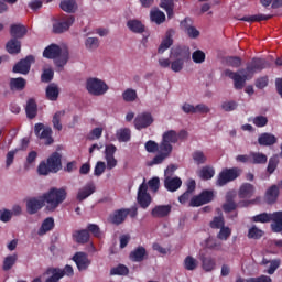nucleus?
<instances>
[{"instance_id": "f257e3e1", "label": "nucleus", "mask_w": 282, "mask_h": 282, "mask_svg": "<svg viewBox=\"0 0 282 282\" xmlns=\"http://www.w3.org/2000/svg\"><path fill=\"white\" fill-rule=\"evenodd\" d=\"M268 61L264 58L253 57L251 62L247 63L246 68H241L238 72L226 69L224 72L227 78L234 80L235 89H242L246 86V80H250L257 72H263L268 67Z\"/></svg>"}, {"instance_id": "f03ea898", "label": "nucleus", "mask_w": 282, "mask_h": 282, "mask_svg": "<svg viewBox=\"0 0 282 282\" xmlns=\"http://www.w3.org/2000/svg\"><path fill=\"white\" fill-rule=\"evenodd\" d=\"M41 199L46 204V210H48V213H54V210L67 199V191L63 187H52L48 192L42 195Z\"/></svg>"}, {"instance_id": "7ed1b4c3", "label": "nucleus", "mask_w": 282, "mask_h": 282, "mask_svg": "<svg viewBox=\"0 0 282 282\" xmlns=\"http://www.w3.org/2000/svg\"><path fill=\"white\" fill-rule=\"evenodd\" d=\"M63 169V156L58 152H53L45 161L37 166L39 175H50V173H58Z\"/></svg>"}, {"instance_id": "20e7f679", "label": "nucleus", "mask_w": 282, "mask_h": 282, "mask_svg": "<svg viewBox=\"0 0 282 282\" xmlns=\"http://www.w3.org/2000/svg\"><path fill=\"white\" fill-rule=\"evenodd\" d=\"M144 147L148 153H156V155L149 162V166L163 164L165 160H169V156H164V152L162 151V142L158 143L153 140H149L145 142Z\"/></svg>"}, {"instance_id": "39448f33", "label": "nucleus", "mask_w": 282, "mask_h": 282, "mask_svg": "<svg viewBox=\"0 0 282 282\" xmlns=\"http://www.w3.org/2000/svg\"><path fill=\"white\" fill-rule=\"evenodd\" d=\"M86 89L91 96H105L109 91V86L105 80L90 77L86 80Z\"/></svg>"}, {"instance_id": "423d86ee", "label": "nucleus", "mask_w": 282, "mask_h": 282, "mask_svg": "<svg viewBox=\"0 0 282 282\" xmlns=\"http://www.w3.org/2000/svg\"><path fill=\"white\" fill-rule=\"evenodd\" d=\"M173 144H177V131L167 130L162 134L161 140V151H163V156L167 158L173 153Z\"/></svg>"}, {"instance_id": "0eeeda50", "label": "nucleus", "mask_w": 282, "mask_h": 282, "mask_svg": "<svg viewBox=\"0 0 282 282\" xmlns=\"http://www.w3.org/2000/svg\"><path fill=\"white\" fill-rule=\"evenodd\" d=\"M241 175V169L239 167H225L218 174V178L216 181L217 186H226L229 182H235L237 177Z\"/></svg>"}, {"instance_id": "6e6552de", "label": "nucleus", "mask_w": 282, "mask_h": 282, "mask_svg": "<svg viewBox=\"0 0 282 282\" xmlns=\"http://www.w3.org/2000/svg\"><path fill=\"white\" fill-rule=\"evenodd\" d=\"M149 185L147 184V180H143V183L139 186L138 195H137V202L141 208L147 210L149 206H151V202H153V198H151V194H149Z\"/></svg>"}, {"instance_id": "1a4fd4ad", "label": "nucleus", "mask_w": 282, "mask_h": 282, "mask_svg": "<svg viewBox=\"0 0 282 282\" xmlns=\"http://www.w3.org/2000/svg\"><path fill=\"white\" fill-rule=\"evenodd\" d=\"M34 133L39 140H44V144L50 147V144H54V138L52 137V128L45 127L43 123H35Z\"/></svg>"}, {"instance_id": "9d476101", "label": "nucleus", "mask_w": 282, "mask_h": 282, "mask_svg": "<svg viewBox=\"0 0 282 282\" xmlns=\"http://www.w3.org/2000/svg\"><path fill=\"white\" fill-rule=\"evenodd\" d=\"M213 199H215V193L213 191L204 189L202 193L191 198L189 206L192 208H199V206L210 204Z\"/></svg>"}, {"instance_id": "9b49d317", "label": "nucleus", "mask_w": 282, "mask_h": 282, "mask_svg": "<svg viewBox=\"0 0 282 282\" xmlns=\"http://www.w3.org/2000/svg\"><path fill=\"white\" fill-rule=\"evenodd\" d=\"M32 63H35L33 55H28L25 58L20 59L13 66V74H22L24 76L30 74V69H32Z\"/></svg>"}, {"instance_id": "f8f14e48", "label": "nucleus", "mask_w": 282, "mask_h": 282, "mask_svg": "<svg viewBox=\"0 0 282 282\" xmlns=\"http://www.w3.org/2000/svg\"><path fill=\"white\" fill-rule=\"evenodd\" d=\"M153 122V115L151 112H142L139 113L134 119V127L138 131H142V129H147L151 127Z\"/></svg>"}, {"instance_id": "ddd939ff", "label": "nucleus", "mask_w": 282, "mask_h": 282, "mask_svg": "<svg viewBox=\"0 0 282 282\" xmlns=\"http://www.w3.org/2000/svg\"><path fill=\"white\" fill-rule=\"evenodd\" d=\"M73 261L76 263L77 269L79 272L87 270L89 265H91V261L89 260V256L86 252L78 251L73 256Z\"/></svg>"}, {"instance_id": "4468645a", "label": "nucleus", "mask_w": 282, "mask_h": 282, "mask_svg": "<svg viewBox=\"0 0 282 282\" xmlns=\"http://www.w3.org/2000/svg\"><path fill=\"white\" fill-rule=\"evenodd\" d=\"M127 217H129V212L127 210V208H121L110 214L108 217V221L113 226H120L124 224V221H127Z\"/></svg>"}, {"instance_id": "2eb2a0df", "label": "nucleus", "mask_w": 282, "mask_h": 282, "mask_svg": "<svg viewBox=\"0 0 282 282\" xmlns=\"http://www.w3.org/2000/svg\"><path fill=\"white\" fill-rule=\"evenodd\" d=\"M173 210V206L171 204L167 205H156L152 208L151 215L154 219H164L171 215Z\"/></svg>"}, {"instance_id": "dca6fc26", "label": "nucleus", "mask_w": 282, "mask_h": 282, "mask_svg": "<svg viewBox=\"0 0 282 282\" xmlns=\"http://www.w3.org/2000/svg\"><path fill=\"white\" fill-rule=\"evenodd\" d=\"M45 206V200L39 199L36 197H30L26 199V213L29 215H36L41 208Z\"/></svg>"}, {"instance_id": "f3484780", "label": "nucleus", "mask_w": 282, "mask_h": 282, "mask_svg": "<svg viewBox=\"0 0 282 282\" xmlns=\"http://www.w3.org/2000/svg\"><path fill=\"white\" fill-rule=\"evenodd\" d=\"M149 253L147 252V248L143 246H139L134 248L130 253H129V259L133 263H142L145 259H148Z\"/></svg>"}, {"instance_id": "a211bd4d", "label": "nucleus", "mask_w": 282, "mask_h": 282, "mask_svg": "<svg viewBox=\"0 0 282 282\" xmlns=\"http://www.w3.org/2000/svg\"><path fill=\"white\" fill-rule=\"evenodd\" d=\"M74 21H76V18L74 15H69L66 20L54 23L53 24L54 34H63V32H67L70 25H74Z\"/></svg>"}, {"instance_id": "6ab92c4d", "label": "nucleus", "mask_w": 282, "mask_h": 282, "mask_svg": "<svg viewBox=\"0 0 282 282\" xmlns=\"http://www.w3.org/2000/svg\"><path fill=\"white\" fill-rule=\"evenodd\" d=\"M278 142H279V139L276 138V135L270 132L261 133L258 137V144L260 147H274V144H276Z\"/></svg>"}, {"instance_id": "aec40b11", "label": "nucleus", "mask_w": 282, "mask_h": 282, "mask_svg": "<svg viewBox=\"0 0 282 282\" xmlns=\"http://www.w3.org/2000/svg\"><path fill=\"white\" fill-rule=\"evenodd\" d=\"M94 193H96V185L94 183H88L78 191L76 199L77 202H85V199L91 197Z\"/></svg>"}, {"instance_id": "412c9836", "label": "nucleus", "mask_w": 282, "mask_h": 282, "mask_svg": "<svg viewBox=\"0 0 282 282\" xmlns=\"http://www.w3.org/2000/svg\"><path fill=\"white\" fill-rule=\"evenodd\" d=\"M164 186L170 193H175V191H180V188H182V178L177 176H166L164 180Z\"/></svg>"}, {"instance_id": "4be33fe9", "label": "nucleus", "mask_w": 282, "mask_h": 282, "mask_svg": "<svg viewBox=\"0 0 282 282\" xmlns=\"http://www.w3.org/2000/svg\"><path fill=\"white\" fill-rule=\"evenodd\" d=\"M61 54H63V50L58 44H51L43 51L44 58H48L51 61L58 58Z\"/></svg>"}, {"instance_id": "5701e85b", "label": "nucleus", "mask_w": 282, "mask_h": 282, "mask_svg": "<svg viewBox=\"0 0 282 282\" xmlns=\"http://www.w3.org/2000/svg\"><path fill=\"white\" fill-rule=\"evenodd\" d=\"M174 58H177L178 61H183V63H187V61H191V48L186 46H177L172 52Z\"/></svg>"}, {"instance_id": "b1692460", "label": "nucleus", "mask_w": 282, "mask_h": 282, "mask_svg": "<svg viewBox=\"0 0 282 282\" xmlns=\"http://www.w3.org/2000/svg\"><path fill=\"white\" fill-rule=\"evenodd\" d=\"M189 23H192L191 18H185L181 22V28L186 32L189 39H197V36H199V31L195 26H192Z\"/></svg>"}, {"instance_id": "393cba45", "label": "nucleus", "mask_w": 282, "mask_h": 282, "mask_svg": "<svg viewBox=\"0 0 282 282\" xmlns=\"http://www.w3.org/2000/svg\"><path fill=\"white\" fill-rule=\"evenodd\" d=\"M25 113L29 120H34V118H36V116L39 115V105L33 98L26 101Z\"/></svg>"}, {"instance_id": "a878e982", "label": "nucleus", "mask_w": 282, "mask_h": 282, "mask_svg": "<svg viewBox=\"0 0 282 282\" xmlns=\"http://www.w3.org/2000/svg\"><path fill=\"white\" fill-rule=\"evenodd\" d=\"M271 230L272 232H282V212H274L271 214Z\"/></svg>"}, {"instance_id": "bb28decb", "label": "nucleus", "mask_w": 282, "mask_h": 282, "mask_svg": "<svg viewBox=\"0 0 282 282\" xmlns=\"http://www.w3.org/2000/svg\"><path fill=\"white\" fill-rule=\"evenodd\" d=\"M10 34L12 39L19 41V39H23L28 34V29L23 24H12L10 26Z\"/></svg>"}, {"instance_id": "cd10ccee", "label": "nucleus", "mask_w": 282, "mask_h": 282, "mask_svg": "<svg viewBox=\"0 0 282 282\" xmlns=\"http://www.w3.org/2000/svg\"><path fill=\"white\" fill-rule=\"evenodd\" d=\"M240 199H250L254 195V185L250 183H243L238 192Z\"/></svg>"}, {"instance_id": "c85d7f7f", "label": "nucleus", "mask_w": 282, "mask_h": 282, "mask_svg": "<svg viewBox=\"0 0 282 282\" xmlns=\"http://www.w3.org/2000/svg\"><path fill=\"white\" fill-rule=\"evenodd\" d=\"M127 28H129V31L134 34H144V30H147L140 20H129L127 22Z\"/></svg>"}, {"instance_id": "c756f323", "label": "nucleus", "mask_w": 282, "mask_h": 282, "mask_svg": "<svg viewBox=\"0 0 282 282\" xmlns=\"http://www.w3.org/2000/svg\"><path fill=\"white\" fill-rule=\"evenodd\" d=\"M59 95H61V89H58V85L53 83L46 87L47 100H51L52 102H56V100H58Z\"/></svg>"}, {"instance_id": "7c9ffc66", "label": "nucleus", "mask_w": 282, "mask_h": 282, "mask_svg": "<svg viewBox=\"0 0 282 282\" xmlns=\"http://www.w3.org/2000/svg\"><path fill=\"white\" fill-rule=\"evenodd\" d=\"M171 45H173V34L172 31L170 30L165 33V37L162 40L158 48V54H164V52H166V50H169Z\"/></svg>"}, {"instance_id": "2f4dec72", "label": "nucleus", "mask_w": 282, "mask_h": 282, "mask_svg": "<svg viewBox=\"0 0 282 282\" xmlns=\"http://www.w3.org/2000/svg\"><path fill=\"white\" fill-rule=\"evenodd\" d=\"M9 85L11 91H23L25 85H28V80L23 77L11 78Z\"/></svg>"}, {"instance_id": "473e14b6", "label": "nucleus", "mask_w": 282, "mask_h": 282, "mask_svg": "<svg viewBox=\"0 0 282 282\" xmlns=\"http://www.w3.org/2000/svg\"><path fill=\"white\" fill-rule=\"evenodd\" d=\"M59 8L61 10H63V12L74 14V12L78 10V3H76V0H62L59 3Z\"/></svg>"}, {"instance_id": "72a5a7b5", "label": "nucleus", "mask_w": 282, "mask_h": 282, "mask_svg": "<svg viewBox=\"0 0 282 282\" xmlns=\"http://www.w3.org/2000/svg\"><path fill=\"white\" fill-rule=\"evenodd\" d=\"M223 210L225 213L237 210V203H235V194H232V192L226 194V203L223 205Z\"/></svg>"}, {"instance_id": "f704fd0d", "label": "nucleus", "mask_w": 282, "mask_h": 282, "mask_svg": "<svg viewBox=\"0 0 282 282\" xmlns=\"http://www.w3.org/2000/svg\"><path fill=\"white\" fill-rule=\"evenodd\" d=\"M89 237V231L87 229L76 230L73 232V239L76 243H88Z\"/></svg>"}, {"instance_id": "c9c22d12", "label": "nucleus", "mask_w": 282, "mask_h": 282, "mask_svg": "<svg viewBox=\"0 0 282 282\" xmlns=\"http://www.w3.org/2000/svg\"><path fill=\"white\" fill-rule=\"evenodd\" d=\"M6 50L8 54H21V41L12 37L7 42Z\"/></svg>"}, {"instance_id": "e433bc0d", "label": "nucleus", "mask_w": 282, "mask_h": 282, "mask_svg": "<svg viewBox=\"0 0 282 282\" xmlns=\"http://www.w3.org/2000/svg\"><path fill=\"white\" fill-rule=\"evenodd\" d=\"M200 261L202 268L205 272H213L217 265V262L213 257L200 256Z\"/></svg>"}, {"instance_id": "4c0bfd02", "label": "nucleus", "mask_w": 282, "mask_h": 282, "mask_svg": "<svg viewBox=\"0 0 282 282\" xmlns=\"http://www.w3.org/2000/svg\"><path fill=\"white\" fill-rule=\"evenodd\" d=\"M150 19L152 23H156V25H162L164 21H166V14L162 12L160 9H154L150 11Z\"/></svg>"}, {"instance_id": "58836bf2", "label": "nucleus", "mask_w": 282, "mask_h": 282, "mask_svg": "<svg viewBox=\"0 0 282 282\" xmlns=\"http://www.w3.org/2000/svg\"><path fill=\"white\" fill-rule=\"evenodd\" d=\"M279 186L272 185L267 189L265 198L268 204H274L279 199Z\"/></svg>"}, {"instance_id": "ea45409f", "label": "nucleus", "mask_w": 282, "mask_h": 282, "mask_svg": "<svg viewBox=\"0 0 282 282\" xmlns=\"http://www.w3.org/2000/svg\"><path fill=\"white\" fill-rule=\"evenodd\" d=\"M250 164H268V155L261 152H251Z\"/></svg>"}, {"instance_id": "a19ab883", "label": "nucleus", "mask_w": 282, "mask_h": 282, "mask_svg": "<svg viewBox=\"0 0 282 282\" xmlns=\"http://www.w3.org/2000/svg\"><path fill=\"white\" fill-rule=\"evenodd\" d=\"M272 14H254V15H249V17H243L241 21H246L247 23H257L260 21H270L272 19Z\"/></svg>"}, {"instance_id": "79ce46f5", "label": "nucleus", "mask_w": 282, "mask_h": 282, "mask_svg": "<svg viewBox=\"0 0 282 282\" xmlns=\"http://www.w3.org/2000/svg\"><path fill=\"white\" fill-rule=\"evenodd\" d=\"M198 265H199V261H197V259L193 258V256H187L183 261L184 269L189 272L197 270Z\"/></svg>"}, {"instance_id": "37998d69", "label": "nucleus", "mask_w": 282, "mask_h": 282, "mask_svg": "<svg viewBox=\"0 0 282 282\" xmlns=\"http://www.w3.org/2000/svg\"><path fill=\"white\" fill-rule=\"evenodd\" d=\"M198 176L200 177V180L208 182V180H213V177H215V169H213L212 166H204L198 172Z\"/></svg>"}, {"instance_id": "c03bdc74", "label": "nucleus", "mask_w": 282, "mask_h": 282, "mask_svg": "<svg viewBox=\"0 0 282 282\" xmlns=\"http://www.w3.org/2000/svg\"><path fill=\"white\" fill-rule=\"evenodd\" d=\"M53 229H54V218L47 217L46 219L43 220L39 229V235H45L46 232H50V230H53Z\"/></svg>"}, {"instance_id": "a18cd8bd", "label": "nucleus", "mask_w": 282, "mask_h": 282, "mask_svg": "<svg viewBox=\"0 0 282 282\" xmlns=\"http://www.w3.org/2000/svg\"><path fill=\"white\" fill-rule=\"evenodd\" d=\"M160 8L165 10L167 19L173 18V10L175 8V2L173 0H161Z\"/></svg>"}, {"instance_id": "49530a36", "label": "nucleus", "mask_w": 282, "mask_h": 282, "mask_svg": "<svg viewBox=\"0 0 282 282\" xmlns=\"http://www.w3.org/2000/svg\"><path fill=\"white\" fill-rule=\"evenodd\" d=\"M192 160L197 164V166H202V164H206L208 158L204 154V151L196 150L192 153Z\"/></svg>"}, {"instance_id": "de8ad7c7", "label": "nucleus", "mask_w": 282, "mask_h": 282, "mask_svg": "<svg viewBox=\"0 0 282 282\" xmlns=\"http://www.w3.org/2000/svg\"><path fill=\"white\" fill-rule=\"evenodd\" d=\"M129 274V268L124 264H119L110 269V276H127Z\"/></svg>"}, {"instance_id": "09e8293b", "label": "nucleus", "mask_w": 282, "mask_h": 282, "mask_svg": "<svg viewBox=\"0 0 282 282\" xmlns=\"http://www.w3.org/2000/svg\"><path fill=\"white\" fill-rule=\"evenodd\" d=\"M122 98L124 102H135V100H138V91L133 88H127L122 93Z\"/></svg>"}, {"instance_id": "8fccbe9b", "label": "nucleus", "mask_w": 282, "mask_h": 282, "mask_svg": "<svg viewBox=\"0 0 282 282\" xmlns=\"http://www.w3.org/2000/svg\"><path fill=\"white\" fill-rule=\"evenodd\" d=\"M254 224H270L272 221V214L261 213L251 218Z\"/></svg>"}, {"instance_id": "3c124183", "label": "nucleus", "mask_w": 282, "mask_h": 282, "mask_svg": "<svg viewBox=\"0 0 282 282\" xmlns=\"http://www.w3.org/2000/svg\"><path fill=\"white\" fill-rule=\"evenodd\" d=\"M85 47L88 52H94L100 47V40L98 37H88L85 40Z\"/></svg>"}, {"instance_id": "603ef678", "label": "nucleus", "mask_w": 282, "mask_h": 282, "mask_svg": "<svg viewBox=\"0 0 282 282\" xmlns=\"http://www.w3.org/2000/svg\"><path fill=\"white\" fill-rule=\"evenodd\" d=\"M63 116H65V111H57L54 113L53 116V128L56 129V131H63V123H61V118H63Z\"/></svg>"}, {"instance_id": "864d4df0", "label": "nucleus", "mask_w": 282, "mask_h": 282, "mask_svg": "<svg viewBox=\"0 0 282 282\" xmlns=\"http://www.w3.org/2000/svg\"><path fill=\"white\" fill-rule=\"evenodd\" d=\"M69 61V52H63L58 57L55 58V65L56 67H59V69H63L65 65H67Z\"/></svg>"}, {"instance_id": "5fc2aeb1", "label": "nucleus", "mask_w": 282, "mask_h": 282, "mask_svg": "<svg viewBox=\"0 0 282 282\" xmlns=\"http://www.w3.org/2000/svg\"><path fill=\"white\" fill-rule=\"evenodd\" d=\"M17 254L7 256L3 261L2 270H4V272H8V270H12L14 263H17Z\"/></svg>"}, {"instance_id": "6e6d98bb", "label": "nucleus", "mask_w": 282, "mask_h": 282, "mask_svg": "<svg viewBox=\"0 0 282 282\" xmlns=\"http://www.w3.org/2000/svg\"><path fill=\"white\" fill-rule=\"evenodd\" d=\"M117 140H119V142H129V140H131V130L123 128L117 131Z\"/></svg>"}, {"instance_id": "4d7b16f0", "label": "nucleus", "mask_w": 282, "mask_h": 282, "mask_svg": "<svg viewBox=\"0 0 282 282\" xmlns=\"http://www.w3.org/2000/svg\"><path fill=\"white\" fill-rule=\"evenodd\" d=\"M279 166V156L278 155H273L269 159V163L267 166V173H269V175H272V173H274V171H276Z\"/></svg>"}, {"instance_id": "13d9d810", "label": "nucleus", "mask_w": 282, "mask_h": 282, "mask_svg": "<svg viewBox=\"0 0 282 282\" xmlns=\"http://www.w3.org/2000/svg\"><path fill=\"white\" fill-rule=\"evenodd\" d=\"M192 61L197 65H202L206 61V53L202 50H196L192 54Z\"/></svg>"}, {"instance_id": "bf43d9fd", "label": "nucleus", "mask_w": 282, "mask_h": 282, "mask_svg": "<svg viewBox=\"0 0 282 282\" xmlns=\"http://www.w3.org/2000/svg\"><path fill=\"white\" fill-rule=\"evenodd\" d=\"M230 235H232L230 227L223 226L217 234V239H220V241H228Z\"/></svg>"}, {"instance_id": "052dcab7", "label": "nucleus", "mask_w": 282, "mask_h": 282, "mask_svg": "<svg viewBox=\"0 0 282 282\" xmlns=\"http://www.w3.org/2000/svg\"><path fill=\"white\" fill-rule=\"evenodd\" d=\"M55 268L47 269L46 274H52L50 278L46 279L45 282H58L63 279V273H58L54 271Z\"/></svg>"}, {"instance_id": "680f3d73", "label": "nucleus", "mask_w": 282, "mask_h": 282, "mask_svg": "<svg viewBox=\"0 0 282 282\" xmlns=\"http://www.w3.org/2000/svg\"><path fill=\"white\" fill-rule=\"evenodd\" d=\"M248 239H261L263 237V230L259 229L257 226H252L247 235Z\"/></svg>"}, {"instance_id": "e2e57ef3", "label": "nucleus", "mask_w": 282, "mask_h": 282, "mask_svg": "<svg viewBox=\"0 0 282 282\" xmlns=\"http://www.w3.org/2000/svg\"><path fill=\"white\" fill-rule=\"evenodd\" d=\"M226 221L224 220V217L216 216L214 219L209 223L210 228L214 230H219L220 228H224Z\"/></svg>"}, {"instance_id": "0e129e2a", "label": "nucleus", "mask_w": 282, "mask_h": 282, "mask_svg": "<svg viewBox=\"0 0 282 282\" xmlns=\"http://www.w3.org/2000/svg\"><path fill=\"white\" fill-rule=\"evenodd\" d=\"M54 272L62 274V279L63 276H74V268L69 264H66L64 269L55 268Z\"/></svg>"}, {"instance_id": "69168bd1", "label": "nucleus", "mask_w": 282, "mask_h": 282, "mask_svg": "<svg viewBox=\"0 0 282 282\" xmlns=\"http://www.w3.org/2000/svg\"><path fill=\"white\" fill-rule=\"evenodd\" d=\"M239 107V104L235 100L224 101L221 104V109L226 112L235 111Z\"/></svg>"}, {"instance_id": "338daca9", "label": "nucleus", "mask_w": 282, "mask_h": 282, "mask_svg": "<svg viewBox=\"0 0 282 282\" xmlns=\"http://www.w3.org/2000/svg\"><path fill=\"white\" fill-rule=\"evenodd\" d=\"M42 83H52L54 80V70L51 68L44 69L41 75Z\"/></svg>"}, {"instance_id": "774afa93", "label": "nucleus", "mask_w": 282, "mask_h": 282, "mask_svg": "<svg viewBox=\"0 0 282 282\" xmlns=\"http://www.w3.org/2000/svg\"><path fill=\"white\" fill-rule=\"evenodd\" d=\"M253 124L258 128H263L268 126V117L257 116L253 118Z\"/></svg>"}]
</instances>
